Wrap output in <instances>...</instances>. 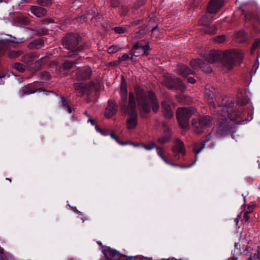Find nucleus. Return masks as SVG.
Instances as JSON below:
<instances>
[{
  "mask_svg": "<svg viewBox=\"0 0 260 260\" xmlns=\"http://www.w3.org/2000/svg\"><path fill=\"white\" fill-rule=\"evenodd\" d=\"M136 98L140 114L142 117L150 112V106L154 113L157 112L159 108L158 102L155 94L151 92H145L142 89L136 90V96L133 92L129 94L128 104L121 105V110L128 116L126 120V127L129 130H134L138 124V114L136 111Z\"/></svg>",
  "mask_w": 260,
  "mask_h": 260,
  "instance_id": "f257e3e1",
  "label": "nucleus"
},
{
  "mask_svg": "<svg viewBox=\"0 0 260 260\" xmlns=\"http://www.w3.org/2000/svg\"><path fill=\"white\" fill-rule=\"evenodd\" d=\"M208 102L210 105L213 112H216L218 120V131L221 134L225 133L232 128L234 124L240 123V120L243 118V114L240 111H237L233 107L234 103L231 100L223 99V106L218 105L216 106L213 99L214 95L210 91L206 92Z\"/></svg>",
  "mask_w": 260,
  "mask_h": 260,
  "instance_id": "f03ea898",
  "label": "nucleus"
},
{
  "mask_svg": "<svg viewBox=\"0 0 260 260\" xmlns=\"http://www.w3.org/2000/svg\"><path fill=\"white\" fill-rule=\"evenodd\" d=\"M222 57L223 58L224 65L229 69L232 68L237 63H240L243 58L242 53L239 50H233L223 54L218 51L212 50L207 56L206 60L210 63H214Z\"/></svg>",
  "mask_w": 260,
  "mask_h": 260,
  "instance_id": "7ed1b4c3",
  "label": "nucleus"
},
{
  "mask_svg": "<svg viewBox=\"0 0 260 260\" xmlns=\"http://www.w3.org/2000/svg\"><path fill=\"white\" fill-rule=\"evenodd\" d=\"M80 38L76 34H69L62 41V46L69 51L68 52L69 56L77 54L82 50V46L79 45Z\"/></svg>",
  "mask_w": 260,
  "mask_h": 260,
  "instance_id": "20e7f679",
  "label": "nucleus"
},
{
  "mask_svg": "<svg viewBox=\"0 0 260 260\" xmlns=\"http://www.w3.org/2000/svg\"><path fill=\"white\" fill-rule=\"evenodd\" d=\"M196 110L194 108L181 107L177 109L176 116L180 126L187 129L189 127V120L190 117L195 114Z\"/></svg>",
  "mask_w": 260,
  "mask_h": 260,
  "instance_id": "39448f33",
  "label": "nucleus"
},
{
  "mask_svg": "<svg viewBox=\"0 0 260 260\" xmlns=\"http://www.w3.org/2000/svg\"><path fill=\"white\" fill-rule=\"evenodd\" d=\"M191 124L194 132L199 134L202 133L205 129L211 126L212 120L210 116L205 115L192 119Z\"/></svg>",
  "mask_w": 260,
  "mask_h": 260,
  "instance_id": "423d86ee",
  "label": "nucleus"
},
{
  "mask_svg": "<svg viewBox=\"0 0 260 260\" xmlns=\"http://www.w3.org/2000/svg\"><path fill=\"white\" fill-rule=\"evenodd\" d=\"M162 84L169 89L176 88L181 91L185 89L183 82L179 79L172 78L169 75L164 77Z\"/></svg>",
  "mask_w": 260,
  "mask_h": 260,
  "instance_id": "0eeeda50",
  "label": "nucleus"
},
{
  "mask_svg": "<svg viewBox=\"0 0 260 260\" xmlns=\"http://www.w3.org/2000/svg\"><path fill=\"white\" fill-rule=\"evenodd\" d=\"M172 150L173 152L175 153L174 155V157L176 160L180 159L179 156L178 155V154H181L183 155H184L186 153L184 143L182 141L178 139H176L175 140L174 145L172 148Z\"/></svg>",
  "mask_w": 260,
  "mask_h": 260,
  "instance_id": "6e6552de",
  "label": "nucleus"
},
{
  "mask_svg": "<svg viewBox=\"0 0 260 260\" xmlns=\"http://www.w3.org/2000/svg\"><path fill=\"white\" fill-rule=\"evenodd\" d=\"M104 253L105 256L101 260H120L121 257L118 251L110 247H106Z\"/></svg>",
  "mask_w": 260,
  "mask_h": 260,
  "instance_id": "1a4fd4ad",
  "label": "nucleus"
},
{
  "mask_svg": "<svg viewBox=\"0 0 260 260\" xmlns=\"http://www.w3.org/2000/svg\"><path fill=\"white\" fill-rule=\"evenodd\" d=\"M223 5V0H211L208 8L209 14H215Z\"/></svg>",
  "mask_w": 260,
  "mask_h": 260,
  "instance_id": "9d476101",
  "label": "nucleus"
},
{
  "mask_svg": "<svg viewBox=\"0 0 260 260\" xmlns=\"http://www.w3.org/2000/svg\"><path fill=\"white\" fill-rule=\"evenodd\" d=\"M149 46L148 44L143 45L140 43H137L134 45L132 49V55L135 56H138L146 53L147 51L149 49Z\"/></svg>",
  "mask_w": 260,
  "mask_h": 260,
  "instance_id": "9b49d317",
  "label": "nucleus"
},
{
  "mask_svg": "<svg viewBox=\"0 0 260 260\" xmlns=\"http://www.w3.org/2000/svg\"><path fill=\"white\" fill-rule=\"evenodd\" d=\"M117 112V106L116 103L112 101H109L107 107L105 110V116L106 118H111Z\"/></svg>",
  "mask_w": 260,
  "mask_h": 260,
  "instance_id": "f8f14e48",
  "label": "nucleus"
},
{
  "mask_svg": "<svg viewBox=\"0 0 260 260\" xmlns=\"http://www.w3.org/2000/svg\"><path fill=\"white\" fill-rule=\"evenodd\" d=\"M92 74L91 70L89 67H85L79 69L76 73L77 78L79 80L87 79L90 78Z\"/></svg>",
  "mask_w": 260,
  "mask_h": 260,
  "instance_id": "ddd939ff",
  "label": "nucleus"
},
{
  "mask_svg": "<svg viewBox=\"0 0 260 260\" xmlns=\"http://www.w3.org/2000/svg\"><path fill=\"white\" fill-rule=\"evenodd\" d=\"M161 107L164 116L167 119H170L173 116V112L171 109L169 102L166 100L161 102Z\"/></svg>",
  "mask_w": 260,
  "mask_h": 260,
  "instance_id": "4468645a",
  "label": "nucleus"
},
{
  "mask_svg": "<svg viewBox=\"0 0 260 260\" xmlns=\"http://www.w3.org/2000/svg\"><path fill=\"white\" fill-rule=\"evenodd\" d=\"M37 91L32 84H29L26 86L22 87L19 90L20 95L24 96L34 93Z\"/></svg>",
  "mask_w": 260,
  "mask_h": 260,
  "instance_id": "2eb2a0df",
  "label": "nucleus"
},
{
  "mask_svg": "<svg viewBox=\"0 0 260 260\" xmlns=\"http://www.w3.org/2000/svg\"><path fill=\"white\" fill-rule=\"evenodd\" d=\"M176 71L177 74L184 77L189 74H193V71L189 69L188 67L185 64H179Z\"/></svg>",
  "mask_w": 260,
  "mask_h": 260,
  "instance_id": "dca6fc26",
  "label": "nucleus"
},
{
  "mask_svg": "<svg viewBox=\"0 0 260 260\" xmlns=\"http://www.w3.org/2000/svg\"><path fill=\"white\" fill-rule=\"evenodd\" d=\"M127 87L126 85V83L125 81H122L121 83V87H120V96H121V102L120 104V106L121 107V105L124 104L126 105L127 101Z\"/></svg>",
  "mask_w": 260,
  "mask_h": 260,
  "instance_id": "f3484780",
  "label": "nucleus"
},
{
  "mask_svg": "<svg viewBox=\"0 0 260 260\" xmlns=\"http://www.w3.org/2000/svg\"><path fill=\"white\" fill-rule=\"evenodd\" d=\"M247 260H260V245H254L250 249V256Z\"/></svg>",
  "mask_w": 260,
  "mask_h": 260,
  "instance_id": "a211bd4d",
  "label": "nucleus"
},
{
  "mask_svg": "<svg viewBox=\"0 0 260 260\" xmlns=\"http://www.w3.org/2000/svg\"><path fill=\"white\" fill-rule=\"evenodd\" d=\"M30 12L37 17H42L46 15L47 11L44 8L38 6H32L30 8Z\"/></svg>",
  "mask_w": 260,
  "mask_h": 260,
  "instance_id": "6ab92c4d",
  "label": "nucleus"
},
{
  "mask_svg": "<svg viewBox=\"0 0 260 260\" xmlns=\"http://www.w3.org/2000/svg\"><path fill=\"white\" fill-rule=\"evenodd\" d=\"M44 44V39L39 38L31 42L28 45V47L31 49H39L43 46Z\"/></svg>",
  "mask_w": 260,
  "mask_h": 260,
  "instance_id": "aec40b11",
  "label": "nucleus"
},
{
  "mask_svg": "<svg viewBox=\"0 0 260 260\" xmlns=\"http://www.w3.org/2000/svg\"><path fill=\"white\" fill-rule=\"evenodd\" d=\"M171 137V133L169 128H167L164 131V134L158 139V142L160 144H164L168 142Z\"/></svg>",
  "mask_w": 260,
  "mask_h": 260,
  "instance_id": "412c9836",
  "label": "nucleus"
},
{
  "mask_svg": "<svg viewBox=\"0 0 260 260\" xmlns=\"http://www.w3.org/2000/svg\"><path fill=\"white\" fill-rule=\"evenodd\" d=\"M75 89L78 96H82L86 93L87 90V87L84 84L77 83L74 85Z\"/></svg>",
  "mask_w": 260,
  "mask_h": 260,
  "instance_id": "4be33fe9",
  "label": "nucleus"
},
{
  "mask_svg": "<svg viewBox=\"0 0 260 260\" xmlns=\"http://www.w3.org/2000/svg\"><path fill=\"white\" fill-rule=\"evenodd\" d=\"M205 63L200 59H192L190 63L191 67L194 70H198L204 67Z\"/></svg>",
  "mask_w": 260,
  "mask_h": 260,
  "instance_id": "5701e85b",
  "label": "nucleus"
},
{
  "mask_svg": "<svg viewBox=\"0 0 260 260\" xmlns=\"http://www.w3.org/2000/svg\"><path fill=\"white\" fill-rule=\"evenodd\" d=\"M206 142V141H204L202 143H199L195 144L193 150L196 154V160L197 159V155L204 149Z\"/></svg>",
  "mask_w": 260,
  "mask_h": 260,
  "instance_id": "b1692460",
  "label": "nucleus"
},
{
  "mask_svg": "<svg viewBox=\"0 0 260 260\" xmlns=\"http://www.w3.org/2000/svg\"><path fill=\"white\" fill-rule=\"evenodd\" d=\"M146 26H142L137 30L135 33V37L140 38L146 33Z\"/></svg>",
  "mask_w": 260,
  "mask_h": 260,
  "instance_id": "393cba45",
  "label": "nucleus"
},
{
  "mask_svg": "<svg viewBox=\"0 0 260 260\" xmlns=\"http://www.w3.org/2000/svg\"><path fill=\"white\" fill-rule=\"evenodd\" d=\"M60 106L63 108L64 110H67L69 113H72V109L68 105V103L65 99V98L63 96L61 98V101L60 102Z\"/></svg>",
  "mask_w": 260,
  "mask_h": 260,
  "instance_id": "a878e982",
  "label": "nucleus"
},
{
  "mask_svg": "<svg viewBox=\"0 0 260 260\" xmlns=\"http://www.w3.org/2000/svg\"><path fill=\"white\" fill-rule=\"evenodd\" d=\"M17 21L21 24L27 25L30 22V19L28 17L22 15L17 18Z\"/></svg>",
  "mask_w": 260,
  "mask_h": 260,
  "instance_id": "bb28decb",
  "label": "nucleus"
},
{
  "mask_svg": "<svg viewBox=\"0 0 260 260\" xmlns=\"http://www.w3.org/2000/svg\"><path fill=\"white\" fill-rule=\"evenodd\" d=\"M96 16V14L95 12H94L92 16L90 17H89V14H87L86 15L82 16L80 17H78L77 19V20L79 21L80 23H83V22H85L87 21L88 19H91L93 17H95Z\"/></svg>",
  "mask_w": 260,
  "mask_h": 260,
  "instance_id": "cd10ccee",
  "label": "nucleus"
},
{
  "mask_svg": "<svg viewBox=\"0 0 260 260\" xmlns=\"http://www.w3.org/2000/svg\"><path fill=\"white\" fill-rule=\"evenodd\" d=\"M128 26L126 25L115 27L113 28V30L119 34H124L127 31Z\"/></svg>",
  "mask_w": 260,
  "mask_h": 260,
  "instance_id": "c85d7f7f",
  "label": "nucleus"
},
{
  "mask_svg": "<svg viewBox=\"0 0 260 260\" xmlns=\"http://www.w3.org/2000/svg\"><path fill=\"white\" fill-rule=\"evenodd\" d=\"M217 29L214 25L207 26L203 30L205 33L210 35H214L216 33Z\"/></svg>",
  "mask_w": 260,
  "mask_h": 260,
  "instance_id": "c756f323",
  "label": "nucleus"
},
{
  "mask_svg": "<svg viewBox=\"0 0 260 260\" xmlns=\"http://www.w3.org/2000/svg\"><path fill=\"white\" fill-rule=\"evenodd\" d=\"M157 153L158 155L161 158V159L165 162H167L168 160L164 156V150L162 147H156Z\"/></svg>",
  "mask_w": 260,
  "mask_h": 260,
  "instance_id": "7c9ffc66",
  "label": "nucleus"
},
{
  "mask_svg": "<svg viewBox=\"0 0 260 260\" xmlns=\"http://www.w3.org/2000/svg\"><path fill=\"white\" fill-rule=\"evenodd\" d=\"M22 54L21 51H10L8 53V56L10 58H16L20 56Z\"/></svg>",
  "mask_w": 260,
  "mask_h": 260,
  "instance_id": "2f4dec72",
  "label": "nucleus"
},
{
  "mask_svg": "<svg viewBox=\"0 0 260 260\" xmlns=\"http://www.w3.org/2000/svg\"><path fill=\"white\" fill-rule=\"evenodd\" d=\"M76 63V62L75 61L67 60L64 61L62 66L65 70H69L72 68Z\"/></svg>",
  "mask_w": 260,
  "mask_h": 260,
  "instance_id": "473e14b6",
  "label": "nucleus"
},
{
  "mask_svg": "<svg viewBox=\"0 0 260 260\" xmlns=\"http://www.w3.org/2000/svg\"><path fill=\"white\" fill-rule=\"evenodd\" d=\"M145 3V0H138L134 4L133 13H135L140 7L143 6Z\"/></svg>",
  "mask_w": 260,
  "mask_h": 260,
  "instance_id": "72a5a7b5",
  "label": "nucleus"
},
{
  "mask_svg": "<svg viewBox=\"0 0 260 260\" xmlns=\"http://www.w3.org/2000/svg\"><path fill=\"white\" fill-rule=\"evenodd\" d=\"M13 68L20 72H23L25 71V67L21 63H15L12 66Z\"/></svg>",
  "mask_w": 260,
  "mask_h": 260,
  "instance_id": "f704fd0d",
  "label": "nucleus"
},
{
  "mask_svg": "<svg viewBox=\"0 0 260 260\" xmlns=\"http://www.w3.org/2000/svg\"><path fill=\"white\" fill-rule=\"evenodd\" d=\"M121 48L118 46L113 45L108 49V52L109 53H114L119 50H120Z\"/></svg>",
  "mask_w": 260,
  "mask_h": 260,
  "instance_id": "c9c22d12",
  "label": "nucleus"
},
{
  "mask_svg": "<svg viewBox=\"0 0 260 260\" xmlns=\"http://www.w3.org/2000/svg\"><path fill=\"white\" fill-rule=\"evenodd\" d=\"M38 3L43 7H48L51 5V0H38Z\"/></svg>",
  "mask_w": 260,
  "mask_h": 260,
  "instance_id": "e433bc0d",
  "label": "nucleus"
},
{
  "mask_svg": "<svg viewBox=\"0 0 260 260\" xmlns=\"http://www.w3.org/2000/svg\"><path fill=\"white\" fill-rule=\"evenodd\" d=\"M243 214V219L242 220L244 221L245 222H247V223H249L251 221V219L250 217V216H249V214H248L245 212H242L241 213V215Z\"/></svg>",
  "mask_w": 260,
  "mask_h": 260,
  "instance_id": "4c0bfd02",
  "label": "nucleus"
},
{
  "mask_svg": "<svg viewBox=\"0 0 260 260\" xmlns=\"http://www.w3.org/2000/svg\"><path fill=\"white\" fill-rule=\"evenodd\" d=\"M209 22V20L207 15H205L202 17L199 21V24L201 25H206Z\"/></svg>",
  "mask_w": 260,
  "mask_h": 260,
  "instance_id": "58836bf2",
  "label": "nucleus"
},
{
  "mask_svg": "<svg viewBox=\"0 0 260 260\" xmlns=\"http://www.w3.org/2000/svg\"><path fill=\"white\" fill-rule=\"evenodd\" d=\"M259 44L260 40H256L253 43L251 49V53L252 54L254 53L255 50L259 46Z\"/></svg>",
  "mask_w": 260,
  "mask_h": 260,
  "instance_id": "ea45409f",
  "label": "nucleus"
},
{
  "mask_svg": "<svg viewBox=\"0 0 260 260\" xmlns=\"http://www.w3.org/2000/svg\"><path fill=\"white\" fill-rule=\"evenodd\" d=\"M143 147L147 150H151L153 148H156V146L154 144V143L151 142L148 145H143Z\"/></svg>",
  "mask_w": 260,
  "mask_h": 260,
  "instance_id": "a19ab883",
  "label": "nucleus"
},
{
  "mask_svg": "<svg viewBox=\"0 0 260 260\" xmlns=\"http://www.w3.org/2000/svg\"><path fill=\"white\" fill-rule=\"evenodd\" d=\"M225 37L223 35L217 36L214 39V41L219 44L223 43Z\"/></svg>",
  "mask_w": 260,
  "mask_h": 260,
  "instance_id": "79ce46f5",
  "label": "nucleus"
},
{
  "mask_svg": "<svg viewBox=\"0 0 260 260\" xmlns=\"http://www.w3.org/2000/svg\"><path fill=\"white\" fill-rule=\"evenodd\" d=\"M110 135L111 136V137L114 140H115L118 144L121 145H126L127 144L126 142H120L118 137H116V136H115V135L113 133H111L110 134Z\"/></svg>",
  "mask_w": 260,
  "mask_h": 260,
  "instance_id": "37998d69",
  "label": "nucleus"
},
{
  "mask_svg": "<svg viewBox=\"0 0 260 260\" xmlns=\"http://www.w3.org/2000/svg\"><path fill=\"white\" fill-rule=\"evenodd\" d=\"M22 60L26 62H29L33 61L31 56L29 54L24 55L22 58Z\"/></svg>",
  "mask_w": 260,
  "mask_h": 260,
  "instance_id": "c03bdc74",
  "label": "nucleus"
},
{
  "mask_svg": "<svg viewBox=\"0 0 260 260\" xmlns=\"http://www.w3.org/2000/svg\"><path fill=\"white\" fill-rule=\"evenodd\" d=\"M254 208V205L253 204H249L248 205L247 209H246L245 210L243 211V212H245L248 214L251 213L253 212Z\"/></svg>",
  "mask_w": 260,
  "mask_h": 260,
  "instance_id": "a18cd8bd",
  "label": "nucleus"
},
{
  "mask_svg": "<svg viewBox=\"0 0 260 260\" xmlns=\"http://www.w3.org/2000/svg\"><path fill=\"white\" fill-rule=\"evenodd\" d=\"M10 255L8 252H5L4 254H0V260H9Z\"/></svg>",
  "mask_w": 260,
  "mask_h": 260,
  "instance_id": "49530a36",
  "label": "nucleus"
},
{
  "mask_svg": "<svg viewBox=\"0 0 260 260\" xmlns=\"http://www.w3.org/2000/svg\"><path fill=\"white\" fill-rule=\"evenodd\" d=\"M48 59V58L47 57H42L39 60H38L37 62H36V64L41 65L42 63H44L47 62Z\"/></svg>",
  "mask_w": 260,
  "mask_h": 260,
  "instance_id": "de8ad7c7",
  "label": "nucleus"
},
{
  "mask_svg": "<svg viewBox=\"0 0 260 260\" xmlns=\"http://www.w3.org/2000/svg\"><path fill=\"white\" fill-rule=\"evenodd\" d=\"M129 58V55L127 54H123L119 58V59L120 61L126 60Z\"/></svg>",
  "mask_w": 260,
  "mask_h": 260,
  "instance_id": "09e8293b",
  "label": "nucleus"
},
{
  "mask_svg": "<svg viewBox=\"0 0 260 260\" xmlns=\"http://www.w3.org/2000/svg\"><path fill=\"white\" fill-rule=\"evenodd\" d=\"M42 75L43 79H49L50 78V74L47 72L42 73Z\"/></svg>",
  "mask_w": 260,
  "mask_h": 260,
  "instance_id": "8fccbe9b",
  "label": "nucleus"
},
{
  "mask_svg": "<svg viewBox=\"0 0 260 260\" xmlns=\"http://www.w3.org/2000/svg\"><path fill=\"white\" fill-rule=\"evenodd\" d=\"M165 163L168 164V165H169L173 166V167H179L180 168H183L181 166H180L179 164L172 163V162H169V161L168 160H167V162H165Z\"/></svg>",
  "mask_w": 260,
  "mask_h": 260,
  "instance_id": "3c124183",
  "label": "nucleus"
},
{
  "mask_svg": "<svg viewBox=\"0 0 260 260\" xmlns=\"http://www.w3.org/2000/svg\"><path fill=\"white\" fill-rule=\"evenodd\" d=\"M113 7H117L119 3V0H111Z\"/></svg>",
  "mask_w": 260,
  "mask_h": 260,
  "instance_id": "603ef678",
  "label": "nucleus"
},
{
  "mask_svg": "<svg viewBox=\"0 0 260 260\" xmlns=\"http://www.w3.org/2000/svg\"><path fill=\"white\" fill-rule=\"evenodd\" d=\"M128 11V9L126 7H122L121 8V14L123 15H126Z\"/></svg>",
  "mask_w": 260,
  "mask_h": 260,
  "instance_id": "864d4df0",
  "label": "nucleus"
},
{
  "mask_svg": "<svg viewBox=\"0 0 260 260\" xmlns=\"http://www.w3.org/2000/svg\"><path fill=\"white\" fill-rule=\"evenodd\" d=\"M237 37H244L245 36L244 31H243V30L239 31L237 33Z\"/></svg>",
  "mask_w": 260,
  "mask_h": 260,
  "instance_id": "5fc2aeb1",
  "label": "nucleus"
},
{
  "mask_svg": "<svg viewBox=\"0 0 260 260\" xmlns=\"http://www.w3.org/2000/svg\"><path fill=\"white\" fill-rule=\"evenodd\" d=\"M188 82L190 83L193 84L196 82V80L192 77H190L188 78Z\"/></svg>",
  "mask_w": 260,
  "mask_h": 260,
  "instance_id": "6e6d98bb",
  "label": "nucleus"
},
{
  "mask_svg": "<svg viewBox=\"0 0 260 260\" xmlns=\"http://www.w3.org/2000/svg\"><path fill=\"white\" fill-rule=\"evenodd\" d=\"M157 28L156 27H154L151 29L152 33L153 34V35L155 36L156 37L157 36V34H155V32L157 30Z\"/></svg>",
  "mask_w": 260,
  "mask_h": 260,
  "instance_id": "4d7b16f0",
  "label": "nucleus"
},
{
  "mask_svg": "<svg viewBox=\"0 0 260 260\" xmlns=\"http://www.w3.org/2000/svg\"><path fill=\"white\" fill-rule=\"evenodd\" d=\"M141 22V20H137V21H134L132 23V25H137L139 24H140Z\"/></svg>",
  "mask_w": 260,
  "mask_h": 260,
  "instance_id": "13d9d810",
  "label": "nucleus"
},
{
  "mask_svg": "<svg viewBox=\"0 0 260 260\" xmlns=\"http://www.w3.org/2000/svg\"><path fill=\"white\" fill-rule=\"evenodd\" d=\"M88 121L90 122L92 125H94L95 124V121L93 119H89Z\"/></svg>",
  "mask_w": 260,
  "mask_h": 260,
  "instance_id": "bf43d9fd",
  "label": "nucleus"
},
{
  "mask_svg": "<svg viewBox=\"0 0 260 260\" xmlns=\"http://www.w3.org/2000/svg\"><path fill=\"white\" fill-rule=\"evenodd\" d=\"M5 253L4 249L0 246V254Z\"/></svg>",
  "mask_w": 260,
  "mask_h": 260,
  "instance_id": "052dcab7",
  "label": "nucleus"
},
{
  "mask_svg": "<svg viewBox=\"0 0 260 260\" xmlns=\"http://www.w3.org/2000/svg\"><path fill=\"white\" fill-rule=\"evenodd\" d=\"M249 250L248 249H245L243 250V251L242 252V253L243 254H246L247 253V252Z\"/></svg>",
  "mask_w": 260,
  "mask_h": 260,
  "instance_id": "680f3d73",
  "label": "nucleus"
},
{
  "mask_svg": "<svg viewBox=\"0 0 260 260\" xmlns=\"http://www.w3.org/2000/svg\"><path fill=\"white\" fill-rule=\"evenodd\" d=\"M81 219L82 220L83 222H84L85 220H87V218H84L83 217H81Z\"/></svg>",
  "mask_w": 260,
  "mask_h": 260,
  "instance_id": "e2e57ef3",
  "label": "nucleus"
},
{
  "mask_svg": "<svg viewBox=\"0 0 260 260\" xmlns=\"http://www.w3.org/2000/svg\"><path fill=\"white\" fill-rule=\"evenodd\" d=\"M162 125H163L164 127H167V124L165 122H163L162 123Z\"/></svg>",
  "mask_w": 260,
  "mask_h": 260,
  "instance_id": "0e129e2a",
  "label": "nucleus"
},
{
  "mask_svg": "<svg viewBox=\"0 0 260 260\" xmlns=\"http://www.w3.org/2000/svg\"><path fill=\"white\" fill-rule=\"evenodd\" d=\"M238 246H240L238 243H235V246L236 248H238Z\"/></svg>",
  "mask_w": 260,
  "mask_h": 260,
  "instance_id": "69168bd1",
  "label": "nucleus"
},
{
  "mask_svg": "<svg viewBox=\"0 0 260 260\" xmlns=\"http://www.w3.org/2000/svg\"><path fill=\"white\" fill-rule=\"evenodd\" d=\"M72 209H73V210H74V211H77V208H76V207H72Z\"/></svg>",
  "mask_w": 260,
  "mask_h": 260,
  "instance_id": "338daca9",
  "label": "nucleus"
},
{
  "mask_svg": "<svg viewBox=\"0 0 260 260\" xmlns=\"http://www.w3.org/2000/svg\"><path fill=\"white\" fill-rule=\"evenodd\" d=\"M6 180H8L10 182H11V181H12L11 179L10 178H7Z\"/></svg>",
  "mask_w": 260,
  "mask_h": 260,
  "instance_id": "774afa93",
  "label": "nucleus"
}]
</instances>
